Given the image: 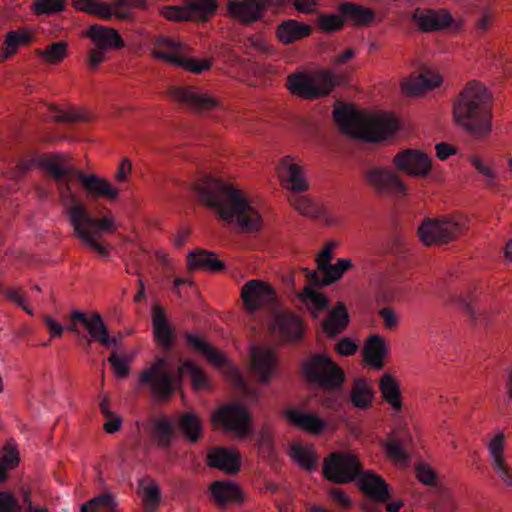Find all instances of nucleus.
Instances as JSON below:
<instances>
[{
    "instance_id": "nucleus-62",
    "label": "nucleus",
    "mask_w": 512,
    "mask_h": 512,
    "mask_svg": "<svg viewBox=\"0 0 512 512\" xmlns=\"http://www.w3.org/2000/svg\"><path fill=\"white\" fill-rule=\"evenodd\" d=\"M358 349V346L355 342L348 337H344L338 341L336 344V351L344 356L353 355Z\"/></svg>"
},
{
    "instance_id": "nucleus-19",
    "label": "nucleus",
    "mask_w": 512,
    "mask_h": 512,
    "mask_svg": "<svg viewBox=\"0 0 512 512\" xmlns=\"http://www.w3.org/2000/svg\"><path fill=\"white\" fill-rule=\"evenodd\" d=\"M134 2L135 0H115L112 4H108L98 0H78L80 5L78 9L105 20H110L113 16L126 20L130 17V12L126 8L133 6Z\"/></svg>"
},
{
    "instance_id": "nucleus-30",
    "label": "nucleus",
    "mask_w": 512,
    "mask_h": 512,
    "mask_svg": "<svg viewBox=\"0 0 512 512\" xmlns=\"http://www.w3.org/2000/svg\"><path fill=\"white\" fill-rule=\"evenodd\" d=\"M152 326L157 343L164 349H171L173 346V330L166 319L164 309L158 304L152 307Z\"/></svg>"
},
{
    "instance_id": "nucleus-5",
    "label": "nucleus",
    "mask_w": 512,
    "mask_h": 512,
    "mask_svg": "<svg viewBox=\"0 0 512 512\" xmlns=\"http://www.w3.org/2000/svg\"><path fill=\"white\" fill-rule=\"evenodd\" d=\"M333 117L344 133L367 142H380L398 128L397 121L391 116L369 115L350 105L335 108Z\"/></svg>"
},
{
    "instance_id": "nucleus-36",
    "label": "nucleus",
    "mask_w": 512,
    "mask_h": 512,
    "mask_svg": "<svg viewBox=\"0 0 512 512\" xmlns=\"http://www.w3.org/2000/svg\"><path fill=\"white\" fill-rule=\"evenodd\" d=\"M365 361L376 369H382L383 359L387 354V346L383 337L372 335L366 342L364 349Z\"/></svg>"
},
{
    "instance_id": "nucleus-1",
    "label": "nucleus",
    "mask_w": 512,
    "mask_h": 512,
    "mask_svg": "<svg viewBox=\"0 0 512 512\" xmlns=\"http://www.w3.org/2000/svg\"><path fill=\"white\" fill-rule=\"evenodd\" d=\"M73 180L81 182L85 190L93 198L116 200L119 191L105 178H101L95 174L87 175L79 171L68 161L65 169L64 182L69 188L70 195L68 197L69 199H65L64 195L59 194L61 203L67 209L68 217L76 236L100 255L107 256L109 249L99 243L96 238L103 233H113L115 231L116 225L114 219L112 217L100 219L93 217L86 206L76 198L72 190Z\"/></svg>"
},
{
    "instance_id": "nucleus-49",
    "label": "nucleus",
    "mask_w": 512,
    "mask_h": 512,
    "mask_svg": "<svg viewBox=\"0 0 512 512\" xmlns=\"http://www.w3.org/2000/svg\"><path fill=\"white\" fill-rule=\"evenodd\" d=\"M291 453L293 458L299 463V465L308 470H314L316 468L318 458L310 447H303L301 445H293L291 447Z\"/></svg>"
},
{
    "instance_id": "nucleus-42",
    "label": "nucleus",
    "mask_w": 512,
    "mask_h": 512,
    "mask_svg": "<svg viewBox=\"0 0 512 512\" xmlns=\"http://www.w3.org/2000/svg\"><path fill=\"white\" fill-rule=\"evenodd\" d=\"M152 434L158 446L167 448L172 444L174 427L167 419H157L153 423Z\"/></svg>"
},
{
    "instance_id": "nucleus-41",
    "label": "nucleus",
    "mask_w": 512,
    "mask_h": 512,
    "mask_svg": "<svg viewBox=\"0 0 512 512\" xmlns=\"http://www.w3.org/2000/svg\"><path fill=\"white\" fill-rule=\"evenodd\" d=\"M147 512H155L158 508L161 492L158 484L150 478L141 479L139 483Z\"/></svg>"
},
{
    "instance_id": "nucleus-2",
    "label": "nucleus",
    "mask_w": 512,
    "mask_h": 512,
    "mask_svg": "<svg viewBox=\"0 0 512 512\" xmlns=\"http://www.w3.org/2000/svg\"><path fill=\"white\" fill-rule=\"evenodd\" d=\"M193 189L200 201L227 223L235 224L242 232L260 230L262 217L241 190L209 175L198 180Z\"/></svg>"
},
{
    "instance_id": "nucleus-33",
    "label": "nucleus",
    "mask_w": 512,
    "mask_h": 512,
    "mask_svg": "<svg viewBox=\"0 0 512 512\" xmlns=\"http://www.w3.org/2000/svg\"><path fill=\"white\" fill-rule=\"evenodd\" d=\"M187 264L189 270L205 269L218 272L225 268L224 263L217 258L215 253L202 249L190 252Z\"/></svg>"
},
{
    "instance_id": "nucleus-50",
    "label": "nucleus",
    "mask_w": 512,
    "mask_h": 512,
    "mask_svg": "<svg viewBox=\"0 0 512 512\" xmlns=\"http://www.w3.org/2000/svg\"><path fill=\"white\" fill-rule=\"evenodd\" d=\"M180 373H187L195 389H205L208 386V379L203 370L194 362L186 360L179 368Z\"/></svg>"
},
{
    "instance_id": "nucleus-43",
    "label": "nucleus",
    "mask_w": 512,
    "mask_h": 512,
    "mask_svg": "<svg viewBox=\"0 0 512 512\" xmlns=\"http://www.w3.org/2000/svg\"><path fill=\"white\" fill-rule=\"evenodd\" d=\"M408 438L409 434L406 430H402L395 437L390 438L386 443V451L388 455L394 460L400 462L408 461L409 456L404 448L405 442Z\"/></svg>"
},
{
    "instance_id": "nucleus-60",
    "label": "nucleus",
    "mask_w": 512,
    "mask_h": 512,
    "mask_svg": "<svg viewBox=\"0 0 512 512\" xmlns=\"http://www.w3.org/2000/svg\"><path fill=\"white\" fill-rule=\"evenodd\" d=\"M416 475L420 482L425 485H434L437 480L436 473L426 464H419L416 468Z\"/></svg>"
},
{
    "instance_id": "nucleus-10",
    "label": "nucleus",
    "mask_w": 512,
    "mask_h": 512,
    "mask_svg": "<svg viewBox=\"0 0 512 512\" xmlns=\"http://www.w3.org/2000/svg\"><path fill=\"white\" fill-rule=\"evenodd\" d=\"M188 48L180 41L169 37H160L156 40L153 55L172 65L182 67L189 72L200 74L211 67L209 60L188 58Z\"/></svg>"
},
{
    "instance_id": "nucleus-3",
    "label": "nucleus",
    "mask_w": 512,
    "mask_h": 512,
    "mask_svg": "<svg viewBox=\"0 0 512 512\" xmlns=\"http://www.w3.org/2000/svg\"><path fill=\"white\" fill-rule=\"evenodd\" d=\"M322 471L327 480L336 484H347L357 479L363 493L378 502L386 503L391 498L385 480L371 471H363L360 461L351 453H331L324 460Z\"/></svg>"
},
{
    "instance_id": "nucleus-13",
    "label": "nucleus",
    "mask_w": 512,
    "mask_h": 512,
    "mask_svg": "<svg viewBox=\"0 0 512 512\" xmlns=\"http://www.w3.org/2000/svg\"><path fill=\"white\" fill-rule=\"evenodd\" d=\"M214 424L224 430L246 437L251 432V416L248 410L239 403H230L219 407L212 415Z\"/></svg>"
},
{
    "instance_id": "nucleus-31",
    "label": "nucleus",
    "mask_w": 512,
    "mask_h": 512,
    "mask_svg": "<svg viewBox=\"0 0 512 512\" xmlns=\"http://www.w3.org/2000/svg\"><path fill=\"white\" fill-rule=\"evenodd\" d=\"M504 441V435L498 434L490 441L488 449L493 459L494 469L503 481L512 487V469L506 464L503 457Z\"/></svg>"
},
{
    "instance_id": "nucleus-46",
    "label": "nucleus",
    "mask_w": 512,
    "mask_h": 512,
    "mask_svg": "<svg viewBox=\"0 0 512 512\" xmlns=\"http://www.w3.org/2000/svg\"><path fill=\"white\" fill-rule=\"evenodd\" d=\"M454 302L459 305L475 325L486 322V314L475 307L472 294L456 296Z\"/></svg>"
},
{
    "instance_id": "nucleus-24",
    "label": "nucleus",
    "mask_w": 512,
    "mask_h": 512,
    "mask_svg": "<svg viewBox=\"0 0 512 512\" xmlns=\"http://www.w3.org/2000/svg\"><path fill=\"white\" fill-rule=\"evenodd\" d=\"M207 464L210 467L234 474L240 468V455L235 449L214 447L207 454Z\"/></svg>"
},
{
    "instance_id": "nucleus-20",
    "label": "nucleus",
    "mask_w": 512,
    "mask_h": 512,
    "mask_svg": "<svg viewBox=\"0 0 512 512\" xmlns=\"http://www.w3.org/2000/svg\"><path fill=\"white\" fill-rule=\"evenodd\" d=\"M252 369L262 383H269L277 370L275 352L270 348L252 346L250 350Z\"/></svg>"
},
{
    "instance_id": "nucleus-64",
    "label": "nucleus",
    "mask_w": 512,
    "mask_h": 512,
    "mask_svg": "<svg viewBox=\"0 0 512 512\" xmlns=\"http://www.w3.org/2000/svg\"><path fill=\"white\" fill-rule=\"evenodd\" d=\"M329 495L340 508L348 509L351 507L352 502L350 497L346 495L342 490L331 488L329 490Z\"/></svg>"
},
{
    "instance_id": "nucleus-54",
    "label": "nucleus",
    "mask_w": 512,
    "mask_h": 512,
    "mask_svg": "<svg viewBox=\"0 0 512 512\" xmlns=\"http://www.w3.org/2000/svg\"><path fill=\"white\" fill-rule=\"evenodd\" d=\"M345 22L341 14H321L318 17V26L324 32H334L341 30Z\"/></svg>"
},
{
    "instance_id": "nucleus-40",
    "label": "nucleus",
    "mask_w": 512,
    "mask_h": 512,
    "mask_svg": "<svg viewBox=\"0 0 512 512\" xmlns=\"http://www.w3.org/2000/svg\"><path fill=\"white\" fill-rule=\"evenodd\" d=\"M179 428L191 443H196L201 438L202 421L194 413L182 414L179 418Z\"/></svg>"
},
{
    "instance_id": "nucleus-15",
    "label": "nucleus",
    "mask_w": 512,
    "mask_h": 512,
    "mask_svg": "<svg viewBox=\"0 0 512 512\" xmlns=\"http://www.w3.org/2000/svg\"><path fill=\"white\" fill-rule=\"evenodd\" d=\"M395 168L417 178H426L432 170L431 158L422 150L404 149L392 159Z\"/></svg>"
},
{
    "instance_id": "nucleus-7",
    "label": "nucleus",
    "mask_w": 512,
    "mask_h": 512,
    "mask_svg": "<svg viewBox=\"0 0 512 512\" xmlns=\"http://www.w3.org/2000/svg\"><path fill=\"white\" fill-rule=\"evenodd\" d=\"M68 160L66 155L60 153L42 155L31 154L17 161L13 177L20 178L34 167L39 166L53 179L58 193L64 195L65 199H69V188L64 182Z\"/></svg>"
},
{
    "instance_id": "nucleus-4",
    "label": "nucleus",
    "mask_w": 512,
    "mask_h": 512,
    "mask_svg": "<svg viewBox=\"0 0 512 512\" xmlns=\"http://www.w3.org/2000/svg\"><path fill=\"white\" fill-rule=\"evenodd\" d=\"M487 100L485 86L470 81L454 102L453 115L456 123L474 136L488 135L491 123Z\"/></svg>"
},
{
    "instance_id": "nucleus-21",
    "label": "nucleus",
    "mask_w": 512,
    "mask_h": 512,
    "mask_svg": "<svg viewBox=\"0 0 512 512\" xmlns=\"http://www.w3.org/2000/svg\"><path fill=\"white\" fill-rule=\"evenodd\" d=\"M168 94L173 100L180 102L197 112L212 110L218 106V103L214 98L200 94L191 88L171 87Z\"/></svg>"
},
{
    "instance_id": "nucleus-11",
    "label": "nucleus",
    "mask_w": 512,
    "mask_h": 512,
    "mask_svg": "<svg viewBox=\"0 0 512 512\" xmlns=\"http://www.w3.org/2000/svg\"><path fill=\"white\" fill-rule=\"evenodd\" d=\"M465 226L463 218L426 219L419 227L418 234L425 245L444 244L458 238L464 232Z\"/></svg>"
},
{
    "instance_id": "nucleus-61",
    "label": "nucleus",
    "mask_w": 512,
    "mask_h": 512,
    "mask_svg": "<svg viewBox=\"0 0 512 512\" xmlns=\"http://www.w3.org/2000/svg\"><path fill=\"white\" fill-rule=\"evenodd\" d=\"M379 316L384 322L386 329L393 330L398 326L399 316L391 307H384L379 311Z\"/></svg>"
},
{
    "instance_id": "nucleus-22",
    "label": "nucleus",
    "mask_w": 512,
    "mask_h": 512,
    "mask_svg": "<svg viewBox=\"0 0 512 512\" xmlns=\"http://www.w3.org/2000/svg\"><path fill=\"white\" fill-rule=\"evenodd\" d=\"M412 20L423 32L442 30L451 25L452 15L445 11H434L431 9L416 8L412 14Z\"/></svg>"
},
{
    "instance_id": "nucleus-17",
    "label": "nucleus",
    "mask_w": 512,
    "mask_h": 512,
    "mask_svg": "<svg viewBox=\"0 0 512 512\" xmlns=\"http://www.w3.org/2000/svg\"><path fill=\"white\" fill-rule=\"evenodd\" d=\"M287 0H232L228 3L231 15L244 24H251L263 17L267 8H280Z\"/></svg>"
},
{
    "instance_id": "nucleus-38",
    "label": "nucleus",
    "mask_w": 512,
    "mask_h": 512,
    "mask_svg": "<svg viewBox=\"0 0 512 512\" xmlns=\"http://www.w3.org/2000/svg\"><path fill=\"white\" fill-rule=\"evenodd\" d=\"M374 394V390L367 381L358 378L354 380L350 399L356 408L366 410L371 407Z\"/></svg>"
},
{
    "instance_id": "nucleus-34",
    "label": "nucleus",
    "mask_w": 512,
    "mask_h": 512,
    "mask_svg": "<svg viewBox=\"0 0 512 512\" xmlns=\"http://www.w3.org/2000/svg\"><path fill=\"white\" fill-rule=\"evenodd\" d=\"M210 491L215 502L220 506L238 503L242 500L239 488L231 482L214 481L210 486Z\"/></svg>"
},
{
    "instance_id": "nucleus-14",
    "label": "nucleus",
    "mask_w": 512,
    "mask_h": 512,
    "mask_svg": "<svg viewBox=\"0 0 512 512\" xmlns=\"http://www.w3.org/2000/svg\"><path fill=\"white\" fill-rule=\"evenodd\" d=\"M241 298L246 310L255 315L263 308H270L276 301L275 290L261 280H250L241 289Z\"/></svg>"
},
{
    "instance_id": "nucleus-52",
    "label": "nucleus",
    "mask_w": 512,
    "mask_h": 512,
    "mask_svg": "<svg viewBox=\"0 0 512 512\" xmlns=\"http://www.w3.org/2000/svg\"><path fill=\"white\" fill-rule=\"evenodd\" d=\"M67 53V44L63 41L54 42L40 52L43 59L49 63L61 62Z\"/></svg>"
},
{
    "instance_id": "nucleus-53",
    "label": "nucleus",
    "mask_w": 512,
    "mask_h": 512,
    "mask_svg": "<svg viewBox=\"0 0 512 512\" xmlns=\"http://www.w3.org/2000/svg\"><path fill=\"white\" fill-rule=\"evenodd\" d=\"M31 36L26 32H20V31H10L8 32L6 36L5 43L7 45V54L5 55V58H7L9 55H12L15 53L16 48L19 45H27L31 42Z\"/></svg>"
},
{
    "instance_id": "nucleus-55",
    "label": "nucleus",
    "mask_w": 512,
    "mask_h": 512,
    "mask_svg": "<svg viewBox=\"0 0 512 512\" xmlns=\"http://www.w3.org/2000/svg\"><path fill=\"white\" fill-rule=\"evenodd\" d=\"M128 356H120L116 352H112L108 357V362L111 364L114 373L119 378H125L129 374L128 364L130 362Z\"/></svg>"
},
{
    "instance_id": "nucleus-48",
    "label": "nucleus",
    "mask_w": 512,
    "mask_h": 512,
    "mask_svg": "<svg viewBox=\"0 0 512 512\" xmlns=\"http://www.w3.org/2000/svg\"><path fill=\"white\" fill-rule=\"evenodd\" d=\"M20 461L19 452L14 441H8L3 447V457L0 461V482L7 477L6 469L14 468Z\"/></svg>"
},
{
    "instance_id": "nucleus-37",
    "label": "nucleus",
    "mask_w": 512,
    "mask_h": 512,
    "mask_svg": "<svg viewBox=\"0 0 512 512\" xmlns=\"http://www.w3.org/2000/svg\"><path fill=\"white\" fill-rule=\"evenodd\" d=\"M280 176L286 182L287 188L293 191H304L308 187L301 168L291 163L288 158L283 159L281 162Z\"/></svg>"
},
{
    "instance_id": "nucleus-16",
    "label": "nucleus",
    "mask_w": 512,
    "mask_h": 512,
    "mask_svg": "<svg viewBox=\"0 0 512 512\" xmlns=\"http://www.w3.org/2000/svg\"><path fill=\"white\" fill-rule=\"evenodd\" d=\"M367 183L379 194L405 196L407 188L399 175L389 168L373 167L366 171Z\"/></svg>"
},
{
    "instance_id": "nucleus-18",
    "label": "nucleus",
    "mask_w": 512,
    "mask_h": 512,
    "mask_svg": "<svg viewBox=\"0 0 512 512\" xmlns=\"http://www.w3.org/2000/svg\"><path fill=\"white\" fill-rule=\"evenodd\" d=\"M287 84L292 94L309 100L326 96L333 88V81L329 75L321 85H318L314 78L304 73H294L288 76Z\"/></svg>"
},
{
    "instance_id": "nucleus-58",
    "label": "nucleus",
    "mask_w": 512,
    "mask_h": 512,
    "mask_svg": "<svg viewBox=\"0 0 512 512\" xmlns=\"http://www.w3.org/2000/svg\"><path fill=\"white\" fill-rule=\"evenodd\" d=\"M471 162L475 169L482 174L486 180L485 184L489 188H495L496 187V174L492 170L491 167H489L487 164H485L481 159L473 157L471 159Z\"/></svg>"
},
{
    "instance_id": "nucleus-56",
    "label": "nucleus",
    "mask_w": 512,
    "mask_h": 512,
    "mask_svg": "<svg viewBox=\"0 0 512 512\" xmlns=\"http://www.w3.org/2000/svg\"><path fill=\"white\" fill-rule=\"evenodd\" d=\"M63 0H37L34 3L36 14L49 15L64 10Z\"/></svg>"
},
{
    "instance_id": "nucleus-39",
    "label": "nucleus",
    "mask_w": 512,
    "mask_h": 512,
    "mask_svg": "<svg viewBox=\"0 0 512 512\" xmlns=\"http://www.w3.org/2000/svg\"><path fill=\"white\" fill-rule=\"evenodd\" d=\"M379 389L387 403H389L394 410L400 411L402 408L400 388L396 380L390 374L385 373L381 377Z\"/></svg>"
},
{
    "instance_id": "nucleus-57",
    "label": "nucleus",
    "mask_w": 512,
    "mask_h": 512,
    "mask_svg": "<svg viewBox=\"0 0 512 512\" xmlns=\"http://www.w3.org/2000/svg\"><path fill=\"white\" fill-rule=\"evenodd\" d=\"M162 15L171 21H187L190 20L187 4L184 7L165 6L161 11Z\"/></svg>"
},
{
    "instance_id": "nucleus-35",
    "label": "nucleus",
    "mask_w": 512,
    "mask_h": 512,
    "mask_svg": "<svg viewBox=\"0 0 512 512\" xmlns=\"http://www.w3.org/2000/svg\"><path fill=\"white\" fill-rule=\"evenodd\" d=\"M310 33L311 27L309 25L299 23L293 19L283 21L277 29V37L283 44L300 40Z\"/></svg>"
},
{
    "instance_id": "nucleus-28",
    "label": "nucleus",
    "mask_w": 512,
    "mask_h": 512,
    "mask_svg": "<svg viewBox=\"0 0 512 512\" xmlns=\"http://www.w3.org/2000/svg\"><path fill=\"white\" fill-rule=\"evenodd\" d=\"M86 35L99 49H121L125 45L122 37L114 28L95 24L90 26Z\"/></svg>"
},
{
    "instance_id": "nucleus-26",
    "label": "nucleus",
    "mask_w": 512,
    "mask_h": 512,
    "mask_svg": "<svg viewBox=\"0 0 512 512\" xmlns=\"http://www.w3.org/2000/svg\"><path fill=\"white\" fill-rule=\"evenodd\" d=\"M288 421L306 432L318 435L327 426L324 419L312 412H304L300 409H288L285 413Z\"/></svg>"
},
{
    "instance_id": "nucleus-9",
    "label": "nucleus",
    "mask_w": 512,
    "mask_h": 512,
    "mask_svg": "<svg viewBox=\"0 0 512 512\" xmlns=\"http://www.w3.org/2000/svg\"><path fill=\"white\" fill-rule=\"evenodd\" d=\"M147 388L157 400L169 399L175 389V375L168 368L166 357H159L139 376L137 389Z\"/></svg>"
},
{
    "instance_id": "nucleus-59",
    "label": "nucleus",
    "mask_w": 512,
    "mask_h": 512,
    "mask_svg": "<svg viewBox=\"0 0 512 512\" xmlns=\"http://www.w3.org/2000/svg\"><path fill=\"white\" fill-rule=\"evenodd\" d=\"M0 512H20V505L11 493L0 492Z\"/></svg>"
},
{
    "instance_id": "nucleus-8",
    "label": "nucleus",
    "mask_w": 512,
    "mask_h": 512,
    "mask_svg": "<svg viewBox=\"0 0 512 512\" xmlns=\"http://www.w3.org/2000/svg\"><path fill=\"white\" fill-rule=\"evenodd\" d=\"M302 370L308 382L323 389L337 390L345 381L342 368L326 354L311 355L304 362Z\"/></svg>"
},
{
    "instance_id": "nucleus-25",
    "label": "nucleus",
    "mask_w": 512,
    "mask_h": 512,
    "mask_svg": "<svg viewBox=\"0 0 512 512\" xmlns=\"http://www.w3.org/2000/svg\"><path fill=\"white\" fill-rule=\"evenodd\" d=\"M338 11L345 23L353 26H369L375 19L376 13L373 9L355 2H343L339 5Z\"/></svg>"
},
{
    "instance_id": "nucleus-45",
    "label": "nucleus",
    "mask_w": 512,
    "mask_h": 512,
    "mask_svg": "<svg viewBox=\"0 0 512 512\" xmlns=\"http://www.w3.org/2000/svg\"><path fill=\"white\" fill-rule=\"evenodd\" d=\"M116 502L111 494L105 493L87 501L81 506V512H116Z\"/></svg>"
},
{
    "instance_id": "nucleus-47",
    "label": "nucleus",
    "mask_w": 512,
    "mask_h": 512,
    "mask_svg": "<svg viewBox=\"0 0 512 512\" xmlns=\"http://www.w3.org/2000/svg\"><path fill=\"white\" fill-rule=\"evenodd\" d=\"M294 207L306 217L320 218L324 215V208L310 198L298 195L293 200Z\"/></svg>"
},
{
    "instance_id": "nucleus-63",
    "label": "nucleus",
    "mask_w": 512,
    "mask_h": 512,
    "mask_svg": "<svg viewBox=\"0 0 512 512\" xmlns=\"http://www.w3.org/2000/svg\"><path fill=\"white\" fill-rule=\"evenodd\" d=\"M335 245V243L330 242L319 253L316 259L318 269L331 264V260L333 258V248Z\"/></svg>"
},
{
    "instance_id": "nucleus-12",
    "label": "nucleus",
    "mask_w": 512,
    "mask_h": 512,
    "mask_svg": "<svg viewBox=\"0 0 512 512\" xmlns=\"http://www.w3.org/2000/svg\"><path fill=\"white\" fill-rule=\"evenodd\" d=\"M79 324L83 325L91 336V338H88L86 335L83 336L87 346H90L93 340L105 347L119 346V340L109 335L108 328L98 312H93L89 316L87 313L74 310L70 315V324L67 329L79 334Z\"/></svg>"
},
{
    "instance_id": "nucleus-44",
    "label": "nucleus",
    "mask_w": 512,
    "mask_h": 512,
    "mask_svg": "<svg viewBox=\"0 0 512 512\" xmlns=\"http://www.w3.org/2000/svg\"><path fill=\"white\" fill-rule=\"evenodd\" d=\"M190 20H207L217 9L215 0H195L187 2Z\"/></svg>"
},
{
    "instance_id": "nucleus-51",
    "label": "nucleus",
    "mask_w": 512,
    "mask_h": 512,
    "mask_svg": "<svg viewBox=\"0 0 512 512\" xmlns=\"http://www.w3.org/2000/svg\"><path fill=\"white\" fill-rule=\"evenodd\" d=\"M47 108L51 117L56 122L74 123L89 120L84 113L77 110L63 111L53 105H49Z\"/></svg>"
},
{
    "instance_id": "nucleus-23",
    "label": "nucleus",
    "mask_w": 512,
    "mask_h": 512,
    "mask_svg": "<svg viewBox=\"0 0 512 512\" xmlns=\"http://www.w3.org/2000/svg\"><path fill=\"white\" fill-rule=\"evenodd\" d=\"M271 331L283 340L297 341L302 337V321L292 313H275Z\"/></svg>"
},
{
    "instance_id": "nucleus-27",
    "label": "nucleus",
    "mask_w": 512,
    "mask_h": 512,
    "mask_svg": "<svg viewBox=\"0 0 512 512\" xmlns=\"http://www.w3.org/2000/svg\"><path fill=\"white\" fill-rule=\"evenodd\" d=\"M349 322L350 315L346 306L344 303L338 302L329 309L327 317L321 322V326L327 336L335 338L347 328Z\"/></svg>"
},
{
    "instance_id": "nucleus-32",
    "label": "nucleus",
    "mask_w": 512,
    "mask_h": 512,
    "mask_svg": "<svg viewBox=\"0 0 512 512\" xmlns=\"http://www.w3.org/2000/svg\"><path fill=\"white\" fill-rule=\"evenodd\" d=\"M185 340L191 349L205 356L209 363L217 367L225 365L226 358L223 354L207 343L202 336L193 333H186Z\"/></svg>"
},
{
    "instance_id": "nucleus-29",
    "label": "nucleus",
    "mask_w": 512,
    "mask_h": 512,
    "mask_svg": "<svg viewBox=\"0 0 512 512\" xmlns=\"http://www.w3.org/2000/svg\"><path fill=\"white\" fill-rule=\"evenodd\" d=\"M443 79L440 75L425 70L418 75H412L405 79L401 86L405 93L409 95H418L426 90H431L442 83Z\"/></svg>"
},
{
    "instance_id": "nucleus-6",
    "label": "nucleus",
    "mask_w": 512,
    "mask_h": 512,
    "mask_svg": "<svg viewBox=\"0 0 512 512\" xmlns=\"http://www.w3.org/2000/svg\"><path fill=\"white\" fill-rule=\"evenodd\" d=\"M351 267L352 262L350 259L339 258L335 264H329L319 269L323 275H320L317 271L306 270V277L309 285L304 288L301 294V299L311 311L314 318H318L319 313L327 310L329 306L327 297L318 292L314 287L330 285L338 281L342 277L343 273Z\"/></svg>"
}]
</instances>
